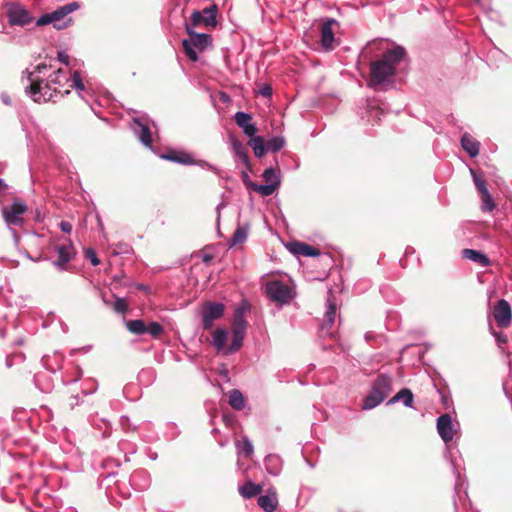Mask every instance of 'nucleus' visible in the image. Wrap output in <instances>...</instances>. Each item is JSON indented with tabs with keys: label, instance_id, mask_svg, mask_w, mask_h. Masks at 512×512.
Masks as SVG:
<instances>
[{
	"label": "nucleus",
	"instance_id": "11",
	"mask_svg": "<svg viewBox=\"0 0 512 512\" xmlns=\"http://www.w3.org/2000/svg\"><path fill=\"white\" fill-rule=\"evenodd\" d=\"M493 317L497 325L501 328L510 326L512 322V309L509 302L505 299H500L494 306Z\"/></svg>",
	"mask_w": 512,
	"mask_h": 512
},
{
	"label": "nucleus",
	"instance_id": "47",
	"mask_svg": "<svg viewBox=\"0 0 512 512\" xmlns=\"http://www.w3.org/2000/svg\"><path fill=\"white\" fill-rule=\"evenodd\" d=\"M8 189V185L2 179H0V203H2V197L5 196Z\"/></svg>",
	"mask_w": 512,
	"mask_h": 512
},
{
	"label": "nucleus",
	"instance_id": "34",
	"mask_svg": "<svg viewBox=\"0 0 512 512\" xmlns=\"http://www.w3.org/2000/svg\"><path fill=\"white\" fill-rule=\"evenodd\" d=\"M236 447H237L238 453L243 454L247 458L252 456V454L254 452L253 444L249 440L248 437H243L241 442L237 441Z\"/></svg>",
	"mask_w": 512,
	"mask_h": 512
},
{
	"label": "nucleus",
	"instance_id": "2",
	"mask_svg": "<svg viewBox=\"0 0 512 512\" xmlns=\"http://www.w3.org/2000/svg\"><path fill=\"white\" fill-rule=\"evenodd\" d=\"M406 51L402 46L387 49L379 59L370 64L371 87H377L392 82L399 64L404 60Z\"/></svg>",
	"mask_w": 512,
	"mask_h": 512
},
{
	"label": "nucleus",
	"instance_id": "42",
	"mask_svg": "<svg viewBox=\"0 0 512 512\" xmlns=\"http://www.w3.org/2000/svg\"><path fill=\"white\" fill-rule=\"evenodd\" d=\"M85 256L90 260L93 266H97L100 264V260L98 259L95 251L91 248L85 251Z\"/></svg>",
	"mask_w": 512,
	"mask_h": 512
},
{
	"label": "nucleus",
	"instance_id": "43",
	"mask_svg": "<svg viewBox=\"0 0 512 512\" xmlns=\"http://www.w3.org/2000/svg\"><path fill=\"white\" fill-rule=\"evenodd\" d=\"M57 59L65 66H70V57L65 51H59Z\"/></svg>",
	"mask_w": 512,
	"mask_h": 512
},
{
	"label": "nucleus",
	"instance_id": "23",
	"mask_svg": "<svg viewBox=\"0 0 512 512\" xmlns=\"http://www.w3.org/2000/svg\"><path fill=\"white\" fill-rule=\"evenodd\" d=\"M414 395L408 388L401 389L396 395L388 400L387 405H393L398 401H402L404 406L412 407Z\"/></svg>",
	"mask_w": 512,
	"mask_h": 512
},
{
	"label": "nucleus",
	"instance_id": "10",
	"mask_svg": "<svg viewBox=\"0 0 512 512\" xmlns=\"http://www.w3.org/2000/svg\"><path fill=\"white\" fill-rule=\"evenodd\" d=\"M224 314V305L222 303L207 302L203 308L202 326L209 330L213 326L214 320L220 319Z\"/></svg>",
	"mask_w": 512,
	"mask_h": 512
},
{
	"label": "nucleus",
	"instance_id": "54",
	"mask_svg": "<svg viewBox=\"0 0 512 512\" xmlns=\"http://www.w3.org/2000/svg\"><path fill=\"white\" fill-rule=\"evenodd\" d=\"M69 512H76L75 510L71 509Z\"/></svg>",
	"mask_w": 512,
	"mask_h": 512
},
{
	"label": "nucleus",
	"instance_id": "44",
	"mask_svg": "<svg viewBox=\"0 0 512 512\" xmlns=\"http://www.w3.org/2000/svg\"><path fill=\"white\" fill-rule=\"evenodd\" d=\"M195 164L201 166L202 168H205V169H208V170H211L213 171L214 173L218 174L219 173V170L217 167H215L214 165L206 162V161H198V162H195Z\"/></svg>",
	"mask_w": 512,
	"mask_h": 512
},
{
	"label": "nucleus",
	"instance_id": "16",
	"mask_svg": "<svg viewBox=\"0 0 512 512\" xmlns=\"http://www.w3.org/2000/svg\"><path fill=\"white\" fill-rule=\"evenodd\" d=\"M236 124L242 129L248 137H253L257 133V128L252 123V116L247 112L238 111L234 116Z\"/></svg>",
	"mask_w": 512,
	"mask_h": 512
},
{
	"label": "nucleus",
	"instance_id": "6",
	"mask_svg": "<svg viewBox=\"0 0 512 512\" xmlns=\"http://www.w3.org/2000/svg\"><path fill=\"white\" fill-rule=\"evenodd\" d=\"M27 206L19 199H15L10 205L2 206L1 213L8 227L20 226L24 222L23 215Z\"/></svg>",
	"mask_w": 512,
	"mask_h": 512
},
{
	"label": "nucleus",
	"instance_id": "39",
	"mask_svg": "<svg viewBox=\"0 0 512 512\" xmlns=\"http://www.w3.org/2000/svg\"><path fill=\"white\" fill-rule=\"evenodd\" d=\"M112 308L116 313H125L128 310V305L123 298L116 297L112 303Z\"/></svg>",
	"mask_w": 512,
	"mask_h": 512
},
{
	"label": "nucleus",
	"instance_id": "7",
	"mask_svg": "<svg viewBox=\"0 0 512 512\" xmlns=\"http://www.w3.org/2000/svg\"><path fill=\"white\" fill-rule=\"evenodd\" d=\"M266 293L272 301L280 305L289 304L293 298L291 288L279 280L268 282L266 284Z\"/></svg>",
	"mask_w": 512,
	"mask_h": 512
},
{
	"label": "nucleus",
	"instance_id": "18",
	"mask_svg": "<svg viewBox=\"0 0 512 512\" xmlns=\"http://www.w3.org/2000/svg\"><path fill=\"white\" fill-rule=\"evenodd\" d=\"M462 256L465 259H468L472 262L479 264L482 267H487L490 265V259L484 253L474 250V249H464L462 250Z\"/></svg>",
	"mask_w": 512,
	"mask_h": 512
},
{
	"label": "nucleus",
	"instance_id": "24",
	"mask_svg": "<svg viewBox=\"0 0 512 512\" xmlns=\"http://www.w3.org/2000/svg\"><path fill=\"white\" fill-rule=\"evenodd\" d=\"M335 316L336 305L331 300H328L325 311V323L321 326V331L323 333L329 334V329L335 322Z\"/></svg>",
	"mask_w": 512,
	"mask_h": 512
},
{
	"label": "nucleus",
	"instance_id": "25",
	"mask_svg": "<svg viewBox=\"0 0 512 512\" xmlns=\"http://www.w3.org/2000/svg\"><path fill=\"white\" fill-rule=\"evenodd\" d=\"M238 490L243 498L250 499L260 494L263 490V487L260 484H254L252 481H248L242 486H239Z\"/></svg>",
	"mask_w": 512,
	"mask_h": 512
},
{
	"label": "nucleus",
	"instance_id": "12",
	"mask_svg": "<svg viewBox=\"0 0 512 512\" xmlns=\"http://www.w3.org/2000/svg\"><path fill=\"white\" fill-rule=\"evenodd\" d=\"M55 252L58 259L53 261V265L59 271L66 270L67 264L75 257L76 251L72 243L60 244L55 246Z\"/></svg>",
	"mask_w": 512,
	"mask_h": 512
},
{
	"label": "nucleus",
	"instance_id": "50",
	"mask_svg": "<svg viewBox=\"0 0 512 512\" xmlns=\"http://www.w3.org/2000/svg\"><path fill=\"white\" fill-rule=\"evenodd\" d=\"M1 98H2V101H3L5 104L9 105V104L11 103L10 98H9V96H8V95L3 94V95L1 96Z\"/></svg>",
	"mask_w": 512,
	"mask_h": 512
},
{
	"label": "nucleus",
	"instance_id": "52",
	"mask_svg": "<svg viewBox=\"0 0 512 512\" xmlns=\"http://www.w3.org/2000/svg\"><path fill=\"white\" fill-rule=\"evenodd\" d=\"M371 338H372V334L371 333L368 332V333L365 334V339L367 341H369Z\"/></svg>",
	"mask_w": 512,
	"mask_h": 512
},
{
	"label": "nucleus",
	"instance_id": "8",
	"mask_svg": "<svg viewBox=\"0 0 512 512\" xmlns=\"http://www.w3.org/2000/svg\"><path fill=\"white\" fill-rule=\"evenodd\" d=\"M246 329L247 322L245 318L241 313L236 314L232 325L233 339L230 346L226 349L225 354H232L240 349L246 334Z\"/></svg>",
	"mask_w": 512,
	"mask_h": 512
},
{
	"label": "nucleus",
	"instance_id": "36",
	"mask_svg": "<svg viewBox=\"0 0 512 512\" xmlns=\"http://www.w3.org/2000/svg\"><path fill=\"white\" fill-rule=\"evenodd\" d=\"M285 146V139L281 136L272 137L266 144V149L271 152H278Z\"/></svg>",
	"mask_w": 512,
	"mask_h": 512
},
{
	"label": "nucleus",
	"instance_id": "9",
	"mask_svg": "<svg viewBox=\"0 0 512 512\" xmlns=\"http://www.w3.org/2000/svg\"><path fill=\"white\" fill-rule=\"evenodd\" d=\"M6 13L9 23L12 25L25 26L32 22L30 12L19 3H10L6 6Z\"/></svg>",
	"mask_w": 512,
	"mask_h": 512
},
{
	"label": "nucleus",
	"instance_id": "53",
	"mask_svg": "<svg viewBox=\"0 0 512 512\" xmlns=\"http://www.w3.org/2000/svg\"><path fill=\"white\" fill-rule=\"evenodd\" d=\"M102 299H103V302H104L106 305H109V302L105 299V297H104V296L102 297Z\"/></svg>",
	"mask_w": 512,
	"mask_h": 512
},
{
	"label": "nucleus",
	"instance_id": "13",
	"mask_svg": "<svg viewBox=\"0 0 512 512\" xmlns=\"http://www.w3.org/2000/svg\"><path fill=\"white\" fill-rule=\"evenodd\" d=\"M436 427L440 438L445 443H449L453 440L456 429L455 424L448 413L442 414L437 418Z\"/></svg>",
	"mask_w": 512,
	"mask_h": 512
},
{
	"label": "nucleus",
	"instance_id": "31",
	"mask_svg": "<svg viewBox=\"0 0 512 512\" xmlns=\"http://www.w3.org/2000/svg\"><path fill=\"white\" fill-rule=\"evenodd\" d=\"M126 328L129 332L135 335L146 334V324L143 320L135 319L126 322Z\"/></svg>",
	"mask_w": 512,
	"mask_h": 512
},
{
	"label": "nucleus",
	"instance_id": "29",
	"mask_svg": "<svg viewBox=\"0 0 512 512\" xmlns=\"http://www.w3.org/2000/svg\"><path fill=\"white\" fill-rule=\"evenodd\" d=\"M217 10L218 9H217L216 5H211V6L203 9V11L201 13L203 15V23L206 26L215 27L217 25V20H216Z\"/></svg>",
	"mask_w": 512,
	"mask_h": 512
},
{
	"label": "nucleus",
	"instance_id": "40",
	"mask_svg": "<svg viewBox=\"0 0 512 512\" xmlns=\"http://www.w3.org/2000/svg\"><path fill=\"white\" fill-rule=\"evenodd\" d=\"M471 173L473 175V180H474V183H475V186L476 188L478 189V191L482 194H486L488 191L487 187H486V183L483 179L479 178L473 170H471Z\"/></svg>",
	"mask_w": 512,
	"mask_h": 512
},
{
	"label": "nucleus",
	"instance_id": "14",
	"mask_svg": "<svg viewBox=\"0 0 512 512\" xmlns=\"http://www.w3.org/2000/svg\"><path fill=\"white\" fill-rule=\"evenodd\" d=\"M337 24V21L332 18L326 19L321 25V45L326 51H330L334 48V31L333 26Z\"/></svg>",
	"mask_w": 512,
	"mask_h": 512
},
{
	"label": "nucleus",
	"instance_id": "49",
	"mask_svg": "<svg viewBox=\"0 0 512 512\" xmlns=\"http://www.w3.org/2000/svg\"><path fill=\"white\" fill-rule=\"evenodd\" d=\"M225 207V203L222 201L220 202L216 207L217 212V223L219 224L220 217H221V210Z\"/></svg>",
	"mask_w": 512,
	"mask_h": 512
},
{
	"label": "nucleus",
	"instance_id": "51",
	"mask_svg": "<svg viewBox=\"0 0 512 512\" xmlns=\"http://www.w3.org/2000/svg\"><path fill=\"white\" fill-rule=\"evenodd\" d=\"M210 260H211V256H210V255L205 254V255L203 256V261H204V262H206V263H207V262H209Z\"/></svg>",
	"mask_w": 512,
	"mask_h": 512
},
{
	"label": "nucleus",
	"instance_id": "1",
	"mask_svg": "<svg viewBox=\"0 0 512 512\" xmlns=\"http://www.w3.org/2000/svg\"><path fill=\"white\" fill-rule=\"evenodd\" d=\"M24 74L27 75L28 82L25 92L34 102H48L58 95L63 97L70 93V88L79 93L86 92L79 70H74L70 79L68 72L61 68L54 69L52 65L38 64L33 71L26 70Z\"/></svg>",
	"mask_w": 512,
	"mask_h": 512
},
{
	"label": "nucleus",
	"instance_id": "28",
	"mask_svg": "<svg viewBox=\"0 0 512 512\" xmlns=\"http://www.w3.org/2000/svg\"><path fill=\"white\" fill-rule=\"evenodd\" d=\"M227 340V331L224 328H218L212 335V345L221 351L225 348Z\"/></svg>",
	"mask_w": 512,
	"mask_h": 512
},
{
	"label": "nucleus",
	"instance_id": "38",
	"mask_svg": "<svg viewBox=\"0 0 512 512\" xmlns=\"http://www.w3.org/2000/svg\"><path fill=\"white\" fill-rule=\"evenodd\" d=\"M496 205L494 200L489 192L486 194H482V210L486 212H491L495 209Z\"/></svg>",
	"mask_w": 512,
	"mask_h": 512
},
{
	"label": "nucleus",
	"instance_id": "45",
	"mask_svg": "<svg viewBox=\"0 0 512 512\" xmlns=\"http://www.w3.org/2000/svg\"><path fill=\"white\" fill-rule=\"evenodd\" d=\"M272 92V87L268 84H263L259 89V93L264 97H271Z\"/></svg>",
	"mask_w": 512,
	"mask_h": 512
},
{
	"label": "nucleus",
	"instance_id": "19",
	"mask_svg": "<svg viewBox=\"0 0 512 512\" xmlns=\"http://www.w3.org/2000/svg\"><path fill=\"white\" fill-rule=\"evenodd\" d=\"M245 179H247L246 184L254 191L258 192L262 196H270L277 190V183H269V184H256L252 182L246 173H243Z\"/></svg>",
	"mask_w": 512,
	"mask_h": 512
},
{
	"label": "nucleus",
	"instance_id": "21",
	"mask_svg": "<svg viewBox=\"0 0 512 512\" xmlns=\"http://www.w3.org/2000/svg\"><path fill=\"white\" fill-rule=\"evenodd\" d=\"M264 465L267 472L272 476H278L282 469V461L278 455L270 454L265 457Z\"/></svg>",
	"mask_w": 512,
	"mask_h": 512
},
{
	"label": "nucleus",
	"instance_id": "20",
	"mask_svg": "<svg viewBox=\"0 0 512 512\" xmlns=\"http://www.w3.org/2000/svg\"><path fill=\"white\" fill-rule=\"evenodd\" d=\"M461 146L472 158H475L479 154L480 143L468 133L463 134L461 137Z\"/></svg>",
	"mask_w": 512,
	"mask_h": 512
},
{
	"label": "nucleus",
	"instance_id": "15",
	"mask_svg": "<svg viewBox=\"0 0 512 512\" xmlns=\"http://www.w3.org/2000/svg\"><path fill=\"white\" fill-rule=\"evenodd\" d=\"M132 129L139 141L145 146L151 148L152 137L149 126L140 118H133Z\"/></svg>",
	"mask_w": 512,
	"mask_h": 512
},
{
	"label": "nucleus",
	"instance_id": "33",
	"mask_svg": "<svg viewBox=\"0 0 512 512\" xmlns=\"http://www.w3.org/2000/svg\"><path fill=\"white\" fill-rule=\"evenodd\" d=\"M249 145L252 147L254 154L256 157H262L265 152L264 140L261 136L250 137Z\"/></svg>",
	"mask_w": 512,
	"mask_h": 512
},
{
	"label": "nucleus",
	"instance_id": "4",
	"mask_svg": "<svg viewBox=\"0 0 512 512\" xmlns=\"http://www.w3.org/2000/svg\"><path fill=\"white\" fill-rule=\"evenodd\" d=\"M189 39L182 40V46L186 56L193 62L198 60V53L203 52L212 44V37L206 33H196L191 25H185Z\"/></svg>",
	"mask_w": 512,
	"mask_h": 512
},
{
	"label": "nucleus",
	"instance_id": "27",
	"mask_svg": "<svg viewBox=\"0 0 512 512\" xmlns=\"http://www.w3.org/2000/svg\"><path fill=\"white\" fill-rule=\"evenodd\" d=\"M232 151L234 156L237 157L243 164L249 165L247 149L240 141H232Z\"/></svg>",
	"mask_w": 512,
	"mask_h": 512
},
{
	"label": "nucleus",
	"instance_id": "46",
	"mask_svg": "<svg viewBox=\"0 0 512 512\" xmlns=\"http://www.w3.org/2000/svg\"><path fill=\"white\" fill-rule=\"evenodd\" d=\"M61 231L70 233L72 231V225L68 221H61L59 224Z\"/></svg>",
	"mask_w": 512,
	"mask_h": 512
},
{
	"label": "nucleus",
	"instance_id": "26",
	"mask_svg": "<svg viewBox=\"0 0 512 512\" xmlns=\"http://www.w3.org/2000/svg\"><path fill=\"white\" fill-rule=\"evenodd\" d=\"M249 230H250L249 223H245L243 225H238L236 230L233 233L231 240H230V246H235L237 244L244 243L247 239Z\"/></svg>",
	"mask_w": 512,
	"mask_h": 512
},
{
	"label": "nucleus",
	"instance_id": "5",
	"mask_svg": "<svg viewBox=\"0 0 512 512\" xmlns=\"http://www.w3.org/2000/svg\"><path fill=\"white\" fill-rule=\"evenodd\" d=\"M78 8L79 5L77 2L65 4L50 13L43 14L36 20V25L44 26L47 24H53L54 27H56L57 29L66 28L70 22V19H68V21H64L63 23L60 22L63 21L67 15H69Z\"/></svg>",
	"mask_w": 512,
	"mask_h": 512
},
{
	"label": "nucleus",
	"instance_id": "48",
	"mask_svg": "<svg viewBox=\"0 0 512 512\" xmlns=\"http://www.w3.org/2000/svg\"><path fill=\"white\" fill-rule=\"evenodd\" d=\"M225 207V203L222 201L220 202L216 207L217 212V223L219 224L220 217H221V210Z\"/></svg>",
	"mask_w": 512,
	"mask_h": 512
},
{
	"label": "nucleus",
	"instance_id": "37",
	"mask_svg": "<svg viewBox=\"0 0 512 512\" xmlns=\"http://www.w3.org/2000/svg\"><path fill=\"white\" fill-rule=\"evenodd\" d=\"M164 332L162 325L158 322H150L146 325V333L150 334L152 337L157 338Z\"/></svg>",
	"mask_w": 512,
	"mask_h": 512
},
{
	"label": "nucleus",
	"instance_id": "30",
	"mask_svg": "<svg viewBox=\"0 0 512 512\" xmlns=\"http://www.w3.org/2000/svg\"><path fill=\"white\" fill-rule=\"evenodd\" d=\"M229 405L235 409V410H242L245 406V399L243 394L237 390L234 389L229 394Z\"/></svg>",
	"mask_w": 512,
	"mask_h": 512
},
{
	"label": "nucleus",
	"instance_id": "35",
	"mask_svg": "<svg viewBox=\"0 0 512 512\" xmlns=\"http://www.w3.org/2000/svg\"><path fill=\"white\" fill-rule=\"evenodd\" d=\"M263 179L265 180V182L267 184L269 183H277V187L280 186V175H279V171H277L276 169L272 168V167H269L267 169L264 170L263 172Z\"/></svg>",
	"mask_w": 512,
	"mask_h": 512
},
{
	"label": "nucleus",
	"instance_id": "17",
	"mask_svg": "<svg viewBox=\"0 0 512 512\" xmlns=\"http://www.w3.org/2000/svg\"><path fill=\"white\" fill-rule=\"evenodd\" d=\"M257 503L263 511L274 512L278 506L276 490L274 488H269L266 494L259 496Z\"/></svg>",
	"mask_w": 512,
	"mask_h": 512
},
{
	"label": "nucleus",
	"instance_id": "22",
	"mask_svg": "<svg viewBox=\"0 0 512 512\" xmlns=\"http://www.w3.org/2000/svg\"><path fill=\"white\" fill-rule=\"evenodd\" d=\"M161 158L175 162V163H179V164H185V165H194L195 164V161L193 160L191 155H189L188 153H185V152L172 151V152L163 154L161 156Z\"/></svg>",
	"mask_w": 512,
	"mask_h": 512
},
{
	"label": "nucleus",
	"instance_id": "41",
	"mask_svg": "<svg viewBox=\"0 0 512 512\" xmlns=\"http://www.w3.org/2000/svg\"><path fill=\"white\" fill-rule=\"evenodd\" d=\"M200 23H203V15L200 11L195 10L191 15V23L188 25H191L192 30H194V28L197 27Z\"/></svg>",
	"mask_w": 512,
	"mask_h": 512
},
{
	"label": "nucleus",
	"instance_id": "32",
	"mask_svg": "<svg viewBox=\"0 0 512 512\" xmlns=\"http://www.w3.org/2000/svg\"><path fill=\"white\" fill-rule=\"evenodd\" d=\"M296 249L293 250L295 254L308 256V257H316L319 255V251L306 243H296Z\"/></svg>",
	"mask_w": 512,
	"mask_h": 512
},
{
	"label": "nucleus",
	"instance_id": "3",
	"mask_svg": "<svg viewBox=\"0 0 512 512\" xmlns=\"http://www.w3.org/2000/svg\"><path fill=\"white\" fill-rule=\"evenodd\" d=\"M392 391V378L379 375L372 383L370 393L365 397L362 408L370 410L381 404Z\"/></svg>",
	"mask_w": 512,
	"mask_h": 512
}]
</instances>
